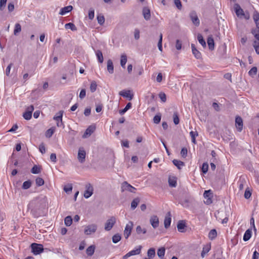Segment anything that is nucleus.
<instances>
[{
	"label": "nucleus",
	"mask_w": 259,
	"mask_h": 259,
	"mask_svg": "<svg viewBox=\"0 0 259 259\" xmlns=\"http://www.w3.org/2000/svg\"><path fill=\"white\" fill-rule=\"evenodd\" d=\"M189 17L194 25L196 26H198L199 25L200 21L196 12L194 11H191L189 14Z\"/></svg>",
	"instance_id": "39448f33"
},
{
	"label": "nucleus",
	"mask_w": 259,
	"mask_h": 259,
	"mask_svg": "<svg viewBox=\"0 0 259 259\" xmlns=\"http://www.w3.org/2000/svg\"><path fill=\"white\" fill-rule=\"evenodd\" d=\"M58 57H61V53L59 50L57 51H54L52 54V59L50 61V64H51L52 63H56L58 61Z\"/></svg>",
	"instance_id": "2eb2a0df"
},
{
	"label": "nucleus",
	"mask_w": 259,
	"mask_h": 259,
	"mask_svg": "<svg viewBox=\"0 0 259 259\" xmlns=\"http://www.w3.org/2000/svg\"><path fill=\"white\" fill-rule=\"evenodd\" d=\"M95 247L94 245H91L88 247L86 250L87 254L92 256L95 252Z\"/></svg>",
	"instance_id": "c756f323"
},
{
	"label": "nucleus",
	"mask_w": 259,
	"mask_h": 259,
	"mask_svg": "<svg viewBox=\"0 0 259 259\" xmlns=\"http://www.w3.org/2000/svg\"><path fill=\"white\" fill-rule=\"evenodd\" d=\"M197 39L199 41V42L202 45L203 47H205L206 46V43L205 41L202 36V35L199 34L197 35Z\"/></svg>",
	"instance_id": "58836bf2"
},
{
	"label": "nucleus",
	"mask_w": 259,
	"mask_h": 259,
	"mask_svg": "<svg viewBox=\"0 0 259 259\" xmlns=\"http://www.w3.org/2000/svg\"><path fill=\"white\" fill-rule=\"evenodd\" d=\"M253 19L256 24V26L259 28V13L255 11L253 15Z\"/></svg>",
	"instance_id": "b1692460"
},
{
	"label": "nucleus",
	"mask_w": 259,
	"mask_h": 259,
	"mask_svg": "<svg viewBox=\"0 0 259 259\" xmlns=\"http://www.w3.org/2000/svg\"><path fill=\"white\" fill-rule=\"evenodd\" d=\"M55 130L53 128H51L48 130L46 132V136L47 137L50 138L52 136L54 133Z\"/></svg>",
	"instance_id": "3c124183"
},
{
	"label": "nucleus",
	"mask_w": 259,
	"mask_h": 259,
	"mask_svg": "<svg viewBox=\"0 0 259 259\" xmlns=\"http://www.w3.org/2000/svg\"><path fill=\"white\" fill-rule=\"evenodd\" d=\"M257 69L256 67H253L249 71L248 74L251 77H254L257 73Z\"/></svg>",
	"instance_id": "c9c22d12"
},
{
	"label": "nucleus",
	"mask_w": 259,
	"mask_h": 259,
	"mask_svg": "<svg viewBox=\"0 0 259 259\" xmlns=\"http://www.w3.org/2000/svg\"><path fill=\"white\" fill-rule=\"evenodd\" d=\"M95 130V127L94 126L91 125L89 126L87 130H85L84 134L82 136L83 138H86L92 135L94 132Z\"/></svg>",
	"instance_id": "dca6fc26"
},
{
	"label": "nucleus",
	"mask_w": 259,
	"mask_h": 259,
	"mask_svg": "<svg viewBox=\"0 0 259 259\" xmlns=\"http://www.w3.org/2000/svg\"><path fill=\"white\" fill-rule=\"evenodd\" d=\"M193 54L194 55L195 58L197 59H200L201 57V53L199 51V50H192Z\"/></svg>",
	"instance_id": "de8ad7c7"
},
{
	"label": "nucleus",
	"mask_w": 259,
	"mask_h": 259,
	"mask_svg": "<svg viewBox=\"0 0 259 259\" xmlns=\"http://www.w3.org/2000/svg\"><path fill=\"white\" fill-rule=\"evenodd\" d=\"M175 4L176 7L179 9H181L182 8V4L180 0H174Z\"/></svg>",
	"instance_id": "774afa93"
},
{
	"label": "nucleus",
	"mask_w": 259,
	"mask_h": 259,
	"mask_svg": "<svg viewBox=\"0 0 259 259\" xmlns=\"http://www.w3.org/2000/svg\"><path fill=\"white\" fill-rule=\"evenodd\" d=\"M7 0H0V10L3 11L6 7Z\"/></svg>",
	"instance_id": "13d9d810"
},
{
	"label": "nucleus",
	"mask_w": 259,
	"mask_h": 259,
	"mask_svg": "<svg viewBox=\"0 0 259 259\" xmlns=\"http://www.w3.org/2000/svg\"><path fill=\"white\" fill-rule=\"evenodd\" d=\"M251 235H252V231L251 229H247L244 234V236H243V240L244 241H248V240L250 239V238H251Z\"/></svg>",
	"instance_id": "412c9836"
},
{
	"label": "nucleus",
	"mask_w": 259,
	"mask_h": 259,
	"mask_svg": "<svg viewBox=\"0 0 259 259\" xmlns=\"http://www.w3.org/2000/svg\"><path fill=\"white\" fill-rule=\"evenodd\" d=\"M23 117L26 120H29L32 117V114L28 112L25 111L23 115Z\"/></svg>",
	"instance_id": "5fc2aeb1"
},
{
	"label": "nucleus",
	"mask_w": 259,
	"mask_h": 259,
	"mask_svg": "<svg viewBox=\"0 0 259 259\" xmlns=\"http://www.w3.org/2000/svg\"><path fill=\"white\" fill-rule=\"evenodd\" d=\"M141 248H142V246H139L138 248H136V249L132 250L130 251V252H128V253H127L126 254H125L122 257V258L123 259H127L128 257H129L132 255L140 254L141 252Z\"/></svg>",
	"instance_id": "0eeeda50"
},
{
	"label": "nucleus",
	"mask_w": 259,
	"mask_h": 259,
	"mask_svg": "<svg viewBox=\"0 0 259 259\" xmlns=\"http://www.w3.org/2000/svg\"><path fill=\"white\" fill-rule=\"evenodd\" d=\"M173 164L178 167V169H180L182 167L184 166V163L180 160L177 159H174L172 160Z\"/></svg>",
	"instance_id": "cd10ccee"
},
{
	"label": "nucleus",
	"mask_w": 259,
	"mask_h": 259,
	"mask_svg": "<svg viewBox=\"0 0 259 259\" xmlns=\"http://www.w3.org/2000/svg\"><path fill=\"white\" fill-rule=\"evenodd\" d=\"M31 186V183L29 181H25L23 183L22 185V188L23 189H27L29 188Z\"/></svg>",
	"instance_id": "8fccbe9b"
},
{
	"label": "nucleus",
	"mask_w": 259,
	"mask_h": 259,
	"mask_svg": "<svg viewBox=\"0 0 259 259\" xmlns=\"http://www.w3.org/2000/svg\"><path fill=\"white\" fill-rule=\"evenodd\" d=\"M121 236L119 234H116L112 237V242L114 243H117L121 240Z\"/></svg>",
	"instance_id": "ea45409f"
},
{
	"label": "nucleus",
	"mask_w": 259,
	"mask_h": 259,
	"mask_svg": "<svg viewBox=\"0 0 259 259\" xmlns=\"http://www.w3.org/2000/svg\"><path fill=\"white\" fill-rule=\"evenodd\" d=\"M181 154L182 157H185L187 155V149L186 148H183L181 151Z\"/></svg>",
	"instance_id": "338daca9"
},
{
	"label": "nucleus",
	"mask_w": 259,
	"mask_h": 259,
	"mask_svg": "<svg viewBox=\"0 0 259 259\" xmlns=\"http://www.w3.org/2000/svg\"><path fill=\"white\" fill-rule=\"evenodd\" d=\"M133 223L131 221H130L126 225L125 228L124 230V236L125 239H127L128 237L131 235L133 227Z\"/></svg>",
	"instance_id": "423d86ee"
},
{
	"label": "nucleus",
	"mask_w": 259,
	"mask_h": 259,
	"mask_svg": "<svg viewBox=\"0 0 259 259\" xmlns=\"http://www.w3.org/2000/svg\"><path fill=\"white\" fill-rule=\"evenodd\" d=\"M39 150L42 153L44 154L46 152V148L43 143L41 144L39 146Z\"/></svg>",
	"instance_id": "0e129e2a"
},
{
	"label": "nucleus",
	"mask_w": 259,
	"mask_h": 259,
	"mask_svg": "<svg viewBox=\"0 0 259 259\" xmlns=\"http://www.w3.org/2000/svg\"><path fill=\"white\" fill-rule=\"evenodd\" d=\"M31 248L32 252L35 255L40 254L44 251L43 245L40 244L32 243Z\"/></svg>",
	"instance_id": "f257e3e1"
},
{
	"label": "nucleus",
	"mask_w": 259,
	"mask_h": 259,
	"mask_svg": "<svg viewBox=\"0 0 259 259\" xmlns=\"http://www.w3.org/2000/svg\"><path fill=\"white\" fill-rule=\"evenodd\" d=\"M65 28L66 29H70L72 31H76L77 30L76 27L72 23H66L65 25Z\"/></svg>",
	"instance_id": "473e14b6"
},
{
	"label": "nucleus",
	"mask_w": 259,
	"mask_h": 259,
	"mask_svg": "<svg viewBox=\"0 0 259 259\" xmlns=\"http://www.w3.org/2000/svg\"><path fill=\"white\" fill-rule=\"evenodd\" d=\"M121 190L122 192L126 191L135 193L136 188L128 184L127 182L124 181L121 184Z\"/></svg>",
	"instance_id": "7ed1b4c3"
},
{
	"label": "nucleus",
	"mask_w": 259,
	"mask_h": 259,
	"mask_svg": "<svg viewBox=\"0 0 259 259\" xmlns=\"http://www.w3.org/2000/svg\"><path fill=\"white\" fill-rule=\"evenodd\" d=\"M190 135L191 137L192 142L194 144H196V142L195 138L198 135L197 132L196 131H191L190 133Z\"/></svg>",
	"instance_id": "7c9ffc66"
},
{
	"label": "nucleus",
	"mask_w": 259,
	"mask_h": 259,
	"mask_svg": "<svg viewBox=\"0 0 259 259\" xmlns=\"http://www.w3.org/2000/svg\"><path fill=\"white\" fill-rule=\"evenodd\" d=\"M96 55L98 58V61L101 63H102L103 62V56L102 53L100 50H98L96 53Z\"/></svg>",
	"instance_id": "72a5a7b5"
},
{
	"label": "nucleus",
	"mask_w": 259,
	"mask_h": 259,
	"mask_svg": "<svg viewBox=\"0 0 259 259\" xmlns=\"http://www.w3.org/2000/svg\"><path fill=\"white\" fill-rule=\"evenodd\" d=\"M159 97L160 99H161V100L163 102H165L166 101V95L164 93H160L159 94Z\"/></svg>",
	"instance_id": "680f3d73"
},
{
	"label": "nucleus",
	"mask_w": 259,
	"mask_h": 259,
	"mask_svg": "<svg viewBox=\"0 0 259 259\" xmlns=\"http://www.w3.org/2000/svg\"><path fill=\"white\" fill-rule=\"evenodd\" d=\"M211 249V243H208L206 244V245H204L203 247L202 250L204 251V252H206V253L209 251V250Z\"/></svg>",
	"instance_id": "09e8293b"
},
{
	"label": "nucleus",
	"mask_w": 259,
	"mask_h": 259,
	"mask_svg": "<svg viewBox=\"0 0 259 259\" xmlns=\"http://www.w3.org/2000/svg\"><path fill=\"white\" fill-rule=\"evenodd\" d=\"M86 190L84 193V197L85 198H89L93 193V187L90 184H88L85 186Z\"/></svg>",
	"instance_id": "9d476101"
},
{
	"label": "nucleus",
	"mask_w": 259,
	"mask_h": 259,
	"mask_svg": "<svg viewBox=\"0 0 259 259\" xmlns=\"http://www.w3.org/2000/svg\"><path fill=\"white\" fill-rule=\"evenodd\" d=\"M143 15L146 20H149L151 18L150 9L147 7H144L142 11Z\"/></svg>",
	"instance_id": "a211bd4d"
},
{
	"label": "nucleus",
	"mask_w": 259,
	"mask_h": 259,
	"mask_svg": "<svg viewBox=\"0 0 259 259\" xmlns=\"http://www.w3.org/2000/svg\"><path fill=\"white\" fill-rule=\"evenodd\" d=\"M203 196L206 199V201H205L206 204H210L212 203L211 197L212 196V193L210 190H205L203 193Z\"/></svg>",
	"instance_id": "9b49d317"
},
{
	"label": "nucleus",
	"mask_w": 259,
	"mask_h": 259,
	"mask_svg": "<svg viewBox=\"0 0 259 259\" xmlns=\"http://www.w3.org/2000/svg\"><path fill=\"white\" fill-rule=\"evenodd\" d=\"M140 202V198L137 197L135 198L131 203V208L134 210L138 206L139 203Z\"/></svg>",
	"instance_id": "c85d7f7f"
},
{
	"label": "nucleus",
	"mask_w": 259,
	"mask_h": 259,
	"mask_svg": "<svg viewBox=\"0 0 259 259\" xmlns=\"http://www.w3.org/2000/svg\"><path fill=\"white\" fill-rule=\"evenodd\" d=\"M169 185L171 187H176L177 185V178L175 177H169Z\"/></svg>",
	"instance_id": "5701e85b"
},
{
	"label": "nucleus",
	"mask_w": 259,
	"mask_h": 259,
	"mask_svg": "<svg viewBox=\"0 0 259 259\" xmlns=\"http://www.w3.org/2000/svg\"><path fill=\"white\" fill-rule=\"evenodd\" d=\"M40 171H41L40 167L36 165L33 166L31 170V172L34 174H39L40 172Z\"/></svg>",
	"instance_id": "79ce46f5"
},
{
	"label": "nucleus",
	"mask_w": 259,
	"mask_h": 259,
	"mask_svg": "<svg viewBox=\"0 0 259 259\" xmlns=\"http://www.w3.org/2000/svg\"><path fill=\"white\" fill-rule=\"evenodd\" d=\"M116 218L114 217L108 219L105 224V230L107 231L111 230L116 223Z\"/></svg>",
	"instance_id": "20e7f679"
},
{
	"label": "nucleus",
	"mask_w": 259,
	"mask_h": 259,
	"mask_svg": "<svg viewBox=\"0 0 259 259\" xmlns=\"http://www.w3.org/2000/svg\"><path fill=\"white\" fill-rule=\"evenodd\" d=\"M131 106L132 104L131 103H127L124 109L119 110V113L121 115L124 114L130 108H131Z\"/></svg>",
	"instance_id": "37998d69"
},
{
	"label": "nucleus",
	"mask_w": 259,
	"mask_h": 259,
	"mask_svg": "<svg viewBox=\"0 0 259 259\" xmlns=\"http://www.w3.org/2000/svg\"><path fill=\"white\" fill-rule=\"evenodd\" d=\"M97 87V84L96 82L95 81H92L90 87L91 92L92 93L95 92L96 91Z\"/></svg>",
	"instance_id": "4c0bfd02"
},
{
	"label": "nucleus",
	"mask_w": 259,
	"mask_h": 259,
	"mask_svg": "<svg viewBox=\"0 0 259 259\" xmlns=\"http://www.w3.org/2000/svg\"><path fill=\"white\" fill-rule=\"evenodd\" d=\"M88 16L90 20H92L94 18V10L93 8L90 9Z\"/></svg>",
	"instance_id": "4d7b16f0"
},
{
	"label": "nucleus",
	"mask_w": 259,
	"mask_h": 259,
	"mask_svg": "<svg viewBox=\"0 0 259 259\" xmlns=\"http://www.w3.org/2000/svg\"><path fill=\"white\" fill-rule=\"evenodd\" d=\"M207 44L209 49H213L214 47V40L212 37H208L207 38Z\"/></svg>",
	"instance_id": "c03bdc74"
},
{
	"label": "nucleus",
	"mask_w": 259,
	"mask_h": 259,
	"mask_svg": "<svg viewBox=\"0 0 259 259\" xmlns=\"http://www.w3.org/2000/svg\"><path fill=\"white\" fill-rule=\"evenodd\" d=\"M21 30V26L20 24L17 23L15 24V29L14 31V34L17 35V33H19Z\"/></svg>",
	"instance_id": "49530a36"
},
{
	"label": "nucleus",
	"mask_w": 259,
	"mask_h": 259,
	"mask_svg": "<svg viewBox=\"0 0 259 259\" xmlns=\"http://www.w3.org/2000/svg\"><path fill=\"white\" fill-rule=\"evenodd\" d=\"M186 227L185 223L183 221H180L177 225L178 230L180 232H184V229Z\"/></svg>",
	"instance_id": "4be33fe9"
},
{
	"label": "nucleus",
	"mask_w": 259,
	"mask_h": 259,
	"mask_svg": "<svg viewBox=\"0 0 259 259\" xmlns=\"http://www.w3.org/2000/svg\"><path fill=\"white\" fill-rule=\"evenodd\" d=\"M119 94L120 96H122L123 97L130 98V100H131L133 98V96L131 95V91L129 90H123L122 91H120L119 93Z\"/></svg>",
	"instance_id": "6ab92c4d"
},
{
	"label": "nucleus",
	"mask_w": 259,
	"mask_h": 259,
	"mask_svg": "<svg viewBox=\"0 0 259 259\" xmlns=\"http://www.w3.org/2000/svg\"><path fill=\"white\" fill-rule=\"evenodd\" d=\"M97 229V226L95 224H91L87 226L84 229V233L86 235H90L95 233Z\"/></svg>",
	"instance_id": "6e6552de"
},
{
	"label": "nucleus",
	"mask_w": 259,
	"mask_h": 259,
	"mask_svg": "<svg viewBox=\"0 0 259 259\" xmlns=\"http://www.w3.org/2000/svg\"><path fill=\"white\" fill-rule=\"evenodd\" d=\"M165 253V249L164 247H161L157 250V255L161 258L163 259Z\"/></svg>",
	"instance_id": "bb28decb"
},
{
	"label": "nucleus",
	"mask_w": 259,
	"mask_h": 259,
	"mask_svg": "<svg viewBox=\"0 0 259 259\" xmlns=\"http://www.w3.org/2000/svg\"><path fill=\"white\" fill-rule=\"evenodd\" d=\"M85 95H86V91H85V89H82L80 92V94H79V98L81 99H83L85 97Z\"/></svg>",
	"instance_id": "69168bd1"
},
{
	"label": "nucleus",
	"mask_w": 259,
	"mask_h": 259,
	"mask_svg": "<svg viewBox=\"0 0 259 259\" xmlns=\"http://www.w3.org/2000/svg\"><path fill=\"white\" fill-rule=\"evenodd\" d=\"M107 70L111 74L113 73L114 67L112 61L111 60H108L107 61Z\"/></svg>",
	"instance_id": "a878e982"
},
{
	"label": "nucleus",
	"mask_w": 259,
	"mask_h": 259,
	"mask_svg": "<svg viewBox=\"0 0 259 259\" xmlns=\"http://www.w3.org/2000/svg\"><path fill=\"white\" fill-rule=\"evenodd\" d=\"M127 62V58L126 55H122L120 59V64L122 68H125V64Z\"/></svg>",
	"instance_id": "f704fd0d"
},
{
	"label": "nucleus",
	"mask_w": 259,
	"mask_h": 259,
	"mask_svg": "<svg viewBox=\"0 0 259 259\" xmlns=\"http://www.w3.org/2000/svg\"><path fill=\"white\" fill-rule=\"evenodd\" d=\"M72 186L70 184L65 186L64 188V190L66 193H69V192H71L72 191Z\"/></svg>",
	"instance_id": "052dcab7"
},
{
	"label": "nucleus",
	"mask_w": 259,
	"mask_h": 259,
	"mask_svg": "<svg viewBox=\"0 0 259 259\" xmlns=\"http://www.w3.org/2000/svg\"><path fill=\"white\" fill-rule=\"evenodd\" d=\"M64 111L61 110L56 114L54 116L53 119L56 121V124L58 127H64V125L62 121V117Z\"/></svg>",
	"instance_id": "f03ea898"
},
{
	"label": "nucleus",
	"mask_w": 259,
	"mask_h": 259,
	"mask_svg": "<svg viewBox=\"0 0 259 259\" xmlns=\"http://www.w3.org/2000/svg\"><path fill=\"white\" fill-rule=\"evenodd\" d=\"M86 156V152L83 148H79L78 152L77 159L80 163H83L85 161Z\"/></svg>",
	"instance_id": "1a4fd4ad"
},
{
	"label": "nucleus",
	"mask_w": 259,
	"mask_h": 259,
	"mask_svg": "<svg viewBox=\"0 0 259 259\" xmlns=\"http://www.w3.org/2000/svg\"><path fill=\"white\" fill-rule=\"evenodd\" d=\"M72 219L70 216L66 217L64 219V223L66 226H70L72 224Z\"/></svg>",
	"instance_id": "e433bc0d"
},
{
	"label": "nucleus",
	"mask_w": 259,
	"mask_h": 259,
	"mask_svg": "<svg viewBox=\"0 0 259 259\" xmlns=\"http://www.w3.org/2000/svg\"><path fill=\"white\" fill-rule=\"evenodd\" d=\"M235 124L238 132H240L243 128V120L240 116H237L235 118Z\"/></svg>",
	"instance_id": "4468645a"
},
{
	"label": "nucleus",
	"mask_w": 259,
	"mask_h": 259,
	"mask_svg": "<svg viewBox=\"0 0 259 259\" xmlns=\"http://www.w3.org/2000/svg\"><path fill=\"white\" fill-rule=\"evenodd\" d=\"M150 223L153 228H157L159 224V219L157 216L155 215L151 216L150 219Z\"/></svg>",
	"instance_id": "f8f14e48"
},
{
	"label": "nucleus",
	"mask_w": 259,
	"mask_h": 259,
	"mask_svg": "<svg viewBox=\"0 0 259 259\" xmlns=\"http://www.w3.org/2000/svg\"><path fill=\"white\" fill-rule=\"evenodd\" d=\"M13 65L12 63H10L8 67H7L6 69V74L7 76H9L10 74V71L12 67V66Z\"/></svg>",
	"instance_id": "e2e57ef3"
},
{
	"label": "nucleus",
	"mask_w": 259,
	"mask_h": 259,
	"mask_svg": "<svg viewBox=\"0 0 259 259\" xmlns=\"http://www.w3.org/2000/svg\"><path fill=\"white\" fill-rule=\"evenodd\" d=\"M98 23L102 25H103L105 22V18L103 15L102 14H99L97 16V17Z\"/></svg>",
	"instance_id": "a19ab883"
},
{
	"label": "nucleus",
	"mask_w": 259,
	"mask_h": 259,
	"mask_svg": "<svg viewBox=\"0 0 259 259\" xmlns=\"http://www.w3.org/2000/svg\"><path fill=\"white\" fill-rule=\"evenodd\" d=\"M160 120L161 116L159 115H156L153 118V122L156 124L159 123L160 121Z\"/></svg>",
	"instance_id": "bf43d9fd"
},
{
	"label": "nucleus",
	"mask_w": 259,
	"mask_h": 259,
	"mask_svg": "<svg viewBox=\"0 0 259 259\" xmlns=\"http://www.w3.org/2000/svg\"><path fill=\"white\" fill-rule=\"evenodd\" d=\"M147 255L150 258H153L155 255V250L154 248H150L147 251Z\"/></svg>",
	"instance_id": "2f4dec72"
},
{
	"label": "nucleus",
	"mask_w": 259,
	"mask_h": 259,
	"mask_svg": "<svg viewBox=\"0 0 259 259\" xmlns=\"http://www.w3.org/2000/svg\"><path fill=\"white\" fill-rule=\"evenodd\" d=\"M35 183L37 186H41L44 184V181L41 178H37L35 180Z\"/></svg>",
	"instance_id": "603ef678"
},
{
	"label": "nucleus",
	"mask_w": 259,
	"mask_h": 259,
	"mask_svg": "<svg viewBox=\"0 0 259 259\" xmlns=\"http://www.w3.org/2000/svg\"><path fill=\"white\" fill-rule=\"evenodd\" d=\"M174 122L176 125H177L179 123V118L177 113H174L173 115Z\"/></svg>",
	"instance_id": "6e6d98bb"
},
{
	"label": "nucleus",
	"mask_w": 259,
	"mask_h": 259,
	"mask_svg": "<svg viewBox=\"0 0 259 259\" xmlns=\"http://www.w3.org/2000/svg\"><path fill=\"white\" fill-rule=\"evenodd\" d=\"M217 236V232L215 229L211 230L208 235L209 239L211 240L214 239Z\"/></svg>",
	"instance_id": "393cba45"
},
{
	"label": "nucleus",
	"mask_w": 259,
	"mask_h": 259,
	"mask_svg": "<svg viewBox=\"0 0 259 259\" xmlns=\"http://www.w3.org/2000/svg\"><path fill=\"white\" fill-rule=\"evenodd\" d=\"M234 10L237 17L241 19L242 18L244 12L238 4L234 5Z\"/></svg>",
	"instance_id": "ddd939ff"
},
{
	"label": "nucleus",
	"mask_w": 259,
	"mask_h": 259,
	"mask_svg": "<svg viewBox=\"0 0 259 259\" xmlns=\"http://www.w3.org/2000/svg\"><path fill=\"white\" fill-rule=\"evenodd\" d=\"M146 232V229L145 228H142L140 226H138L136 227V232L138 234H140L141 233L145 234Z\"/></svg>",
	"instance_id": "a18cd8bd"
},
{
	"label": "nucleus",
	"mask_w": 259,
	"mask_h": 259,
	"mask_svg": "<svg viewBox=\"0 0 259 259\" xmlns=\"http://www.w3.org/2000/svg\"><path fill=\"white\" fill-rule=\"evenodd\" d=\"M208 165L206 163H203L201 167V170L204 174H206L208 171Z\"/></svg>",
	"instance_id": "864d4df0"
},
{
	"label": "nucleus",
	"mask_w": 259,
	"mask_h": 259,
	"mask_svg": "<svg viewBox=\"0 0 259 259\" xmlns=\"http://www.w3.org/2000/svg\"><path fill=\"white\" fill-rule=\"evenodd\" d=\"M73 9L72 6H68L62 8L59 12V14L64 15L67 13L70 12Z\"/></svg>",
	"instance_id": "aec40b11"
},
{
	"label": "nucleus",
	"mask_w": 259,
	"mask_h": 259,
	"mask_svg": "<svg viewBox=\"0 0 259 259\" xmlns=\"http://www.w3.org/2000/svg\"><path fill=\"white\" fill-rule=\"evenodd\" d=\"M170 224H171V214H170V212H168L165 217V219H164V227L166 229L168 228L170 226Z\"/></svg>",
	"instance_id": "f3484780"
}]
</instances>
